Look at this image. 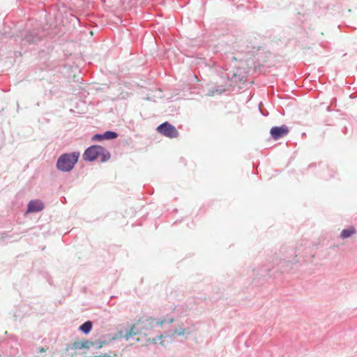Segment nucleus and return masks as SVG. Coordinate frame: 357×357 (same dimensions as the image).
I'll return each instance as SVG.
<instances>
[{"instance_id": "obj_1", "label": "nucleus", "mask_w": 357, "mask_h": 357, "mask_svg": "<svg viewBox=\"0 0 357 357\" xmlns=\"http://www.w3.org/2000/svg\"><path fill=\"white\" fill-rule=\"evenodd\" d=\"M110 157V153L100 145L90 146L82 155L83 160L87 162H93L100 158L101 162H105L109 160Z\"/></svg>"}, {"instance_id": "obj_2", "label": "nucleus", "mask_w": 357, "mask_h": 357, "mask_svg": "<svg viewBox=\"0 0 357 357\" xmlns=\"http://www.w3.org/2000/svg\"><path fill=\"white\" fill-rule=\"evenodd\" d=\"M80 156L79 151L70 153H64L61 154L56 163V169L62 172H69L73 169L75 165L78 162Z\"/></svg>"}, {"instance_id": "obj_3", "label": "nucleus", "mask_w": 357, "mask_h": 357, "mask_svg": "<svg viewBox=\"0 0 357 357\" xmlns=\"http://www.w3.org/2000/svg\"><path fill=\"white\" fill-rule=\"evenodd\" d=\"M308 172L321 176L324 179L329 180L335 177V170L321 162L318 164L312 163L306 169Z\"/></svg>"}, {"instance_id": "obj_4", "label": "nucleus", "mask_w": 357, "mask_h": 357, "mask_svg": "<svg viewBox=\"0 0 357 357\" xmlns=\"http://www.w3.org/2000/svg\"><path fill=\"white\" fill-rule=\"evenodd\" d=\"M138 323L142 334L148 335L155 327L159 325H162L164 321H160L152 317H148L139 319L138 320Z\"/></svg>"}, {"instance_id": "obj_5", "label": "nucleus", "mask_w": 357, "mask_h": 357, "mask_svg": "<svg viewBox=\"0 0 357 357\" xmlns=\"http://www.w3.org/2000/svg\"><path fill=\"white\" fill-rule=\"evenodd\" d=\"M157 131L162 135L169 138H176L179 135L176 128L167 121L164 122L158 126Z\"/></svg>"}, {"instance_id": "obj_6", "label": "nucleus", "mask_w": 357, "mask_h": 357, "mask_svg": "<svg viewBox=\"0 0 357 357\" xmlns=\"http://www.w3.org/2000/svg\"><path fill=\"white\" fill-rule=\"evenodd\" d=\"M289 132V129L286 125H282L281 126H274L271 128L270 130V135L272 139L274 140H278L279 139L287 136Z\"/></svg>"}, {"instance_id": "obj_7", "label": "nucleus", "mask_w": 357, "mask_h": 357, "mask_svg": "<svg viewBox=\"0 0 357 357\" xmlns=\"http://www.w3.org/2000/svg\"><path fill=\"white\" fill-rule=\"evenodd\" d=\"M45 208L44 203L40 199H32L27 205L26 213H38Z\"/></svg>"}, {"instance_id": "obj_8", "label": "nucleus", "mask_w": 357, "mask_h": 357, "mask_svg": "<svg viewBox=\"0 0 357 357\" xmlns=\"http://www.w3.org/2000/svg\"><path fill=\"white\" fill-rule=\"evenodd\" d=\"M137 334H142L138 321L131 327L125 329V334L123 336L127 340H128L130 338Z\"/></svg>"}, {"instance_id": "obj_9", "label": "nucleus", "mask_w": 357, "mask_h": 357, "mask_svg": "<svg viewBox=\"0 0 357 357\" xmlns=\"http://www.w3.org/2000/svg\"><path fill=\"white\" fill-rule=\"evenodd\" d=\"M24 39L29 43H36L41 40V37L36 31L33 30L28 31Z\"/></svg>"}, {"instance_id": "obj_10", "label": "nucleus", "mask_w": 357, "mask_h": 357, "mask_svg": "<svg viewBox=\"0 0 357 357\" xmlns=\"http://www.w3.org/2000/svg\"><path fill=\"white\" fill-rule=\"evenodd\" d=\"M357 231L354 226H350L347 229H344L341 231L340 238L344 239L349 238L353 234H356Z\"/></svg>"}, {"instance_id": "obj_11", "label": "nucleus", "mask_w": 357, "mask_h": 357, "mask_svg": "<svg viewBox=\"0 0 357 357\" xmlns=\"http://www.w3.org/2000/svg\"><path fill=\"white\" fill-rule=\"evenodd\" d=\"M93 328V323L91 321H86L84 324H82L79 330L83 333L84 335L89 334Z\"/></svg>"}, {"instance_id": "obj_12", "label": "nucleus", "mask_w": 357, "mask_h": 357, "mask_svg": "<svg viewBox=\"0 0 357 357\" xmlns=\"http://www.w3.org/2000/svg\"><path fill=\"white\" fill-rule=\"evenodd\" d=\"M261 49V46L253 43L252 42H250L249 44L247 45L245 52L247 54H255L259 51Z\"/></svg>"}, {"instance_id": "obj_13", "label": "nucleus", "mask_w": 357, "mask_h": 357, "mask_svg": "<svg viewBox=\"0 0 357 357\" xmlns=\"http://www.w3.org/2000/svg\"><path fill=\"white\" fill-rule=\"evenodd\" d=\"M105 139H114L118 137V134L114 131H106L103 133Z\"/></svg>"}, {"instance_id": "obj_14", "label": "nucleus", "mask_w": 357, "mask_h": 357, "mask_svg": "<svg viewBox=\"0 0 357 357\" xmlns=\"http://www.w3.org/2000/svg\"><path fill=\"white\" fill-rule=\"evenodd\" d=\"M349 126L352 129V132H355V133L357 135V121H354L348 123Z\"/></svg>"}, {"instance_id": "obj_15", "label": "nucleus", "mask_w": 357, "mask_h": 357, "mask_svg": "<svg viewBox=\"0 0 357 357\" xmlns=\"http://www.w3.org/2000/svg\"><path fill=\"white\" fill-rule=\"evenodd\" d=\"M92 141H102L104 139V135L103 134H95L92 138Z\"/></svg>"}, {"instance_id": "obj_16", "label": "nucleus", "mask_w": 357, "mask_h": 357, "mask_svg": "<svg viewBox=\"0 0 357 357\" xmlns=\"http://www.w3.org/2000/svg\"><path fill=\"white\" fill-rule=\"evenodd\" d=\"M118 248L115 245L109 246L108 248V252H112L113 255H114L116 250Z\"/></svg>"}, {"instance_id": "obj_17", "label": "nucleus", "mask_w": 357, "mask_h": 357, "mask_svg": "<svg viewBox=\"0 0 357 357\" xmlns=\"http://www.w3.org/2000/svg\"><path fill=\"white\" fill-rule=\"evenodd\" d=\"M216 91L218 92L219 93H222L225 91V89L221 87V88L217 89Z\"/></svg>"}, {"instance_id": "obj_18", "label": "nucleus", "mask_w": 357, "mask_h": 357, "mask_svg": "<svg viewBox=\"0 0 357 357\" xmlns=\"http://www.w3.org/2000/svg\"><path fill=\"white\" fill-rule=\"evenodd\" d=\"M347 131H348V126L345 125L344 127V129L342 130V132L344 134H347Z\"/></svg>"}, {"instance_id": "obj_19", "label": "nucleus", "mask_w": 357, "mask_h": 357, "mask_svg": "<svg viewBox=\"0 0 357 357\" xmlns=\"http://www.w3.org/2000/svg\"><path fill=\"white\" fill-rule=\"evenodd\" d=\"M153 342H154V344H156L155 339H153Z\"/></svg>"}]
</instances>
